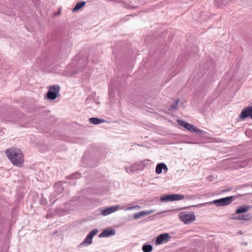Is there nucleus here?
<instances>
[{"instance_id": "obj_1", "label": "nucleus", "mask_w": 252, "mask_h": 252, "mask_svg": "<svg viewBox=\"0 0 252 252\" xmlns=\"http://www.w3.org/2000/svg\"><path fill=\"white\" fill-rule=\"evenodd\" d=\"M141 207L139 206H135L132 207H128L126 208L124 206H121L120 205H117L113 206H111L110 207L101 209V214L102 216H105L108 215H110L113 213H114L119 210H131L132 209H136L137 210H139Z\"/></svg>"}, {"instance_id": "obj_2", "label": "nucleus", "mask_w": 252, "mask_h": 252, "mask_svg": "<svg viewBox=\"0 0 252 252\" xmlns=\"http://www.w3.org/2000/svg\"><path fill=\"white\" fill-rule=\"evenodd\" d=\"M60 86L59 85L50 86L49 90L45 95V98L50 100H54L60 96L59 92Z\"/></svg>"}, {"instance_id": "obj_3", "label": "nucleus", "mask_w": 252, "mask_h": 252, "mask_svg": "<svg viewBox=\"0 0 252 252\" xmlns=\"http://www.w3.org/2000/svg\"><path fill=\"white\" fill-rule=\"evenodd\" d=\"M179 218L180 220L185 224H189L195 220V216L193 212H181L179 214Z\"/></svg>"}, {"instance_id": "obj_4", "label": "nucleus", "mask_w": 252, "mask_h": 252, "mask_svg": "<svg viewBox=\"0 0 252 252\" xmlns=\"http://www.w3.org/2000/svg\"><path fill=\"white\" fill-rule=\"evenodd\" d=\"M185 198L184 195L180 194H171L163 195L160 197V201L162 202H167L174 201L183 200Z\"/></svg>"}, {"instance_id": "obj_5", "label": "nucleus", "mask_w": 252, "mask_h": 252, "mask_svg": "<svg viewBox=\"0 0 252 252\" xmlns=\"http://www.w3.org/2000/svg\"><path fill=\"white\" fill-rule=\"evenodd\" d=\"M234 196H230L226 197L221 198L220 199L214 200L212 201L209 202V204H214L218 207L224 206L228 205L233 201Z\"/></svg>"}, {"instance_id": "obj_6", "label": "nucleus", "mask_w": 252, "mask_h": 252, "mask_svg": "<svg viewBox=\"0 0 252 252\" xmlns=\"http://www.w3.org/2000/svg\"><path fill=\"white\" fill-rule=\"evenodd\" d=\"M5 153L7 158H23L24 156L22 151L17 148L7 149Z\"/></svg>"}, {"instance_id": "obj_7", "label": "nucleus", "mask_w": 252, "mask_h": 252, "mask_svg": "<svg viewBox=\"0 0 252 252\" xmlns=\"http://www.w3.org/2000/svg\"><path fill=\"white\" fill-rule=\"evenodd\" d=\"M230 219L234 220H249L252 219V215L250 213L240 215L239 213H237V211H236L235 213L231 215Z\"/></svg>"}, {"instance_id": "obj_8", "label": "nucleus", "mask_w": 252, "mask_h": 252, "mask_svg": "<svg viewBox=\"0 0 252 252\" xmlns=\"http://www.w3.org/2000/svg\"><path fill=\"white\" fill-rule=\"evenodd\" d=\"M98 231L96 229L91 231L86 237L84 241L80 244V246H88L92 243L93 238L96 235Z\"/></svg>"}, {"instance_id": "obj_9", "label": "nucleus", "mask_w": 252, "mask_h": 252, "mask_svg": "<svg viewBox=\"0 0 252 252\" xmlns=\"http://www.w3.org/2000/svg\"><path fill=\"white\" fill-rule=\"evenodd\" d=\"M169 235L167 233H164L157 236L156 240V244L157 245L162 244L169 241Z\"/></svg>"}, {"instance_id": "obj_10", "label": "nucleus", "mask_w": 252, "mask_h": 252, "mask_svg": "<svg viewBox=\"0 0 252 252\" xmlns=\"http://www.w3.org/2000/svg\"><path fill=\"white\" fill-rule=\"evenodd\" d=\"M248 117H250L252 119V106L244 109L240 115V118L243 119Z\"/></svg>"}, {"instance_id": "obj_11", "label": "nucleus", "mask_w": 252, "mask_h": 252, "mask_svg": "<svg viewBox=\"0 0 252 252\" xmlns=\"http://www.w3.org/2000/svg\"><path fill=\"white\" fill-rule=\"evenodd\" d=\"M185 128L190 132H196L201 134H203L205 133L204 131L196 127L194 125L188 123Z\"/></svg>"}, {"instance_id": "obj_12", "label": "nucleus", "mask_w": 252, "mask_h": 252, "mask_svg": "<svg viewBox=\"0 0 252 252\" xmlns=\"http://www.w3.org/2000/svg\"><path fill=\"white\" fill-rule=\"evenodd\" d=\"M115 230L112 228H107L104 230L99 235V237H108L110 236L114 235Z\"/></svg>"}, {"instance_id": "obj_13", "label": "nucleus", "mask_w": 252, "mask_h": 252, "mask_svg": "<svg viewBox=\"0 0 252 252\" xmlns=\"http://www.w3.org/2000/svg\"><path fill=\"white\" fill-rule=\"evenodd\" d=\"M162 170L165 172L167 171L168 168L166 165L164 163H158L156 167V173L157 174H160L162 173Z\"/></svg>"}, {"instance_id": "obj_14", "label": "nucleus", "mask_w": 252, "mask_h": 252, "mask_svg": "<svg viewBox=\"0 0 252 252\" xmlns=\"http://www.w3.org/2000/svg\"><path fill=\"white\" fill-rule=\"evenodd\" d=\"M13 165L21 167L24 163V158H9Z\"/></svg>"}, {"instance_id": "obj_15", "label": "nucleus", "mask_w": 252, "mask_h": 252, "mask_svg": "<svg viewBox=\"0 0 252 252\" xmlns=\"http://www.w3.org/2000/svg\"><path fill=\"white\" fill-rule=\"evenodd\" d=\"M86 4V2L83 1H80L78 2L74 8L72 9V11L73 12H76L80 10L81 8L84 7Z\"/></svg>"}, {"instance_id": "obj_16", "label": "nucleus", "mask_w": 252, "mask_h": 252, "mask_svg": "<svg viewBox=\"0 0 252 252\" xmlns=\"http://www.w3.org/2000/svg\"><path fill=\"white\" fill-rule=\"evenodd\" d=\"M90 123L94 125H98L104 122V120L99 118L92 117L89 119Z\"/></svg>"}, {"instance_id": "obj_17", "label": "nucleus", "mask_w": 252, "mask_h": 252, "mask_svg": "<svg viewBox=\"0 0 252 252\" xmlns=\"http://www.w3.org/2000/svg\"><path fill=\"white\" fill-rule=\"evenodd\" d=\"M249 208V207L248 206H241L238 208L236 211H237V213H239L240 215H241V214L246 212Z\"/></svg>"}, {"instance_id": "obj_18", "label": "nucleus", "mask_w": 252, "mask_h": 252, "mask_svg": "<svg viewBox=\"0 0 252 252\" xmlns=\"http://www.w3.org/2000/svg\"><path fill=\"white\" fill-rule=\"evenodd\" d=\"M153 250V247L150 244H145L143 246V252H151Z\"/></svg>"}, {"instance_id": "obj_19", "label": "nucleus", "mask_w": 252, "mask_h": 252, "mask_svg": "<svg viewBox=\"0 0 252 252\" xmlns=\"http://www.w3.org/2000/svg\"><path fill=\"white\" fill-rule=\"evenodd\" d=\"M179 102V99L176 100L170 106V108L169 109L170 110H176L178 105V103Z\"/></svg>"}, {"instance_id": "obj_20", "label": "nucleus", "mask_w": 252, "mask_h": 252, "mask_svg": "<svg viewBox=\"0 0 252 252\" xmlns=\"http://www.w3.org/2000/svg\"><path fill=\"white\" fill-rule=\"evenodd\" d=\"M177 122L179 125H180L184 127H185L187 125V124H188V123L186 122V121H184L181 120H177Z\"/></svg>"}, {"instance_id": "obj_21", "label": "nucleus", "mask_w": 252, "mask_h": 252, "mask_svg": "<svg viewBox=\"0 0 252 252\" xmlns=\"http://www.w3.org/2000/svg\"><path fill=\"white\" fill-rule=\"evenodd\" d=\"M154 212L153 210L143 211V216L148 215Z\"/></svg>"}, {"instance_id": "obj_22", "label": "nucleus", "mask_w": 252, "mask_h": 252, "mask_svg": "<svg viewBox=\"0 0 252 252\" xmlns=\"http://www.w3.org/2000/svg\"><path fill=\"white\" fill-rule=\"evenodd\" d=\"M141 216H142V212H140L138 213L135 214L133 215V218L134 219H137L139 218Z\"/></svg>"}, {"instance_id": "obj_23", "label": "nucleus", "mask_w": 252, "mask_h": 252, "mask_svg": "<svg viewBox=\"0 0 252 252\" xmlns=\"http://www.w3.org/2000/svg\"><path fill=\"white\" fill-rule=\"evenodd\" d=\"M80 177V175L79 173H75L72 175V178H73V179L79 178Z\"/></svg>"}, {"instance_id": "obj_24", "label": "nucleus", "mask_w": 252, "mask_h": 252, "mask_svg": "<svg viewBox=\"0 0 252 252\" xmlns=\"http://www.w3.org/2000/svg\"><path fill=\"white\" fill-rule=\"evenodd\" d=\"M135 165H134L132 167H131L130 169H129L130 172H133L135 170Z\"/></svg>"}, {"instance_id": "obj_25", "label": "nucleus", "mask_w": 252, "mask_h": 252, "mask_svg": "<svg viewBox=\"0 0 252 252\" xmlns=\"http://www.w3.org/2000/svg\"><path fill=\"white\" fill-rule=\"evenodd\" d=\"M218 1L221 3H222L224 1V0H218Z\"/></svg>"}]
</instances>
